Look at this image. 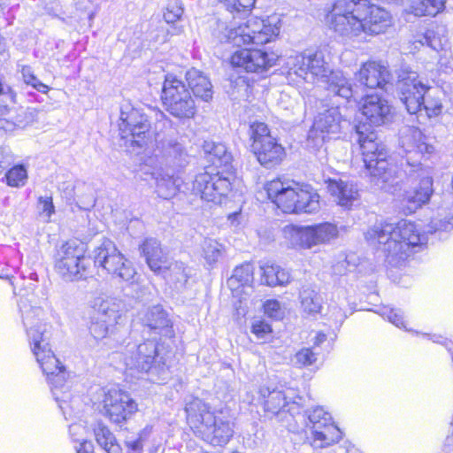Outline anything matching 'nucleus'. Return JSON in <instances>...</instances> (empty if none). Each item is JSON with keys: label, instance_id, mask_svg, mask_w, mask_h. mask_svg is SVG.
<instances>
[{"label": "nucleus", "instance_id": "6ab92c4d", "mask_svg": "<svg viewBox=\"0 0 453 453\" xmlns=\"http://www.w3.org/2000/svg\"><path fill=\"white\" fill-rule=\"evenodd\" d=\"M358 82L367 88H382L388 90L394 81L392 73L387 66L375 61L365 63L356 74Z\"/></svg>", "mask_w": 453, "mask_h": 453}, {"label": "nucleus", "instance_id": "f704fd0d", "mask_svg": "<svg viewBox=\"0 0 453 453\" xmlns=\"http://www.w3.org/2000/svg\"><path fill=\"white\" fill-rule=\"evenodd\" d=\"M137 411V403L125 392L115 393V423L126 421Z\"/></svg>", "mask_w": 453, "mask_h": 453}, {"label": "nucleus", "instance_id": "2f4dec72", "mask_svg": "<svg viewBox=\"0 0 453 453\" xmlns=\"http://www.w3.org/2000/svg\"><path fill=\"white\" fill-rule=\"evenodd\" d=\"M262 282L270 287L284 286L290 281V273L277 265L265 264L260 266Z\"/></svg>", "mask_w": 453, "mask_h": 453}, {"label": "nucleus", "instance_id": "72a5a7b5", "mask_svg": "<svg viewBox=\"0 0 453 453\" xmlns=\"http://www.w3.org/2000/svg\"><path fill=\"white\" fill-rule=\"evenodd\" d=\"M207 160L217 167L227 166L232 161V155L223 143L205 142L203 145Z\"/></svg>", "mask_w": 453, "mask_h": 453}, {"label": "nucleus", "instance_id": "b1692460", "mask_svg": "<svg viewBox=\"0 0 453 453\" xmlns=\"http://www.w3.org/2000/svg\"><path fill=\"white\" fill-rule=\"evenodd\" d=\"M328 192L335 197L337 203L342 207L349 208L359 198L357 184L353 181L340 180H329Z\"/></svg>", "mask_w": 453, "mask_h": 453}, {"label": "nucleus", "instance_id": "423d86ee", "mask_svg": "<svg viewBox=\"0 0 453 453\" xmlns=\"http://www.w3.org/2000/svg\"><path fill=\"white\" fill-rule=\"evenodd\" d=\"M396 86L400 100L410 114H415L422 109L429 118L441 113L443 106L441 91L424 83L416 72L409 68L400 69L397 72Z\"/></svg>", "mask_w": 453, "mask_h": 453}, {"label": "nucleus", "instance_id": "f8f14e48", "mask_svg": "<svg viewBox=\"0 0 453 453\" xmlns=\"http://www.w3.org/2000/svg\"><path fill=\"white\" fill-rule=\"evenodd\" d=\"M279 33V27L267 25L265 20L252 18L237 27L226 28V33L220 40L236 47L250 43L263 45L269 42Z\"/></svg>", "mask_w": 453, "mask_h": 453}, {"label": "nucleus", "instance_id": "c03bdc74", "mask_svg": "<svg viewBox=\"0 0 453 453\" xmlns=\"http://www.w3.org/2000/svg\"><path fill=\"white\" fill-rule=\"evenodd\" d=\"M5 179L8 186L23 187L27 180V171L23 165H15L6 173Z\"/></svg>", "mask_w": 453, "mask_h": 453}, {"label": "nucleus", "instance_id": "4468645a", "mask_svg": "<svg viewBox=\"0 0 453 453\" xmlns=\"http://www.w3.org/2000/svg\"><path fill=\"white\" fill-rule=\"evenodd\" d=\"M249 134L252 141V151L262 165L271 168L281 162L285 155L284 148L271 135L265 123H252Z\"/></svg>", "mask_w": 453, "mask_h": 453}, {"label": "nucleus", "instance_id": "e433bc0d", "mask_svg": "<svg viewBox=\"0 0 453 453\" xmlns=\"http://www.w3.org/2000/svg\"><path fill=\"white\" fill-rule=\"evenodd\" d=\"M300 301L304 312L317 314L322 308V297L319 292L310 286L303 287L300 291Z\"/></svg>", "mask_w": 453, "mask_h": 453}, {"label": "nucleus", "instance_id": "7ed1b4c3", "mask_svg": "<svg viewBox=\"0 0 453 453\" xmlns=\"http://www.w3.org/2000/svg\"><path fill=\"white\" fill-rule=\"evenodd\" d=\"M328 19L335 33L349 38L383 34L392 26L389 12L369 0H336Z\"/></svg>", "mask_w": 453, "mask_h": 453}, {"label": "nucleus", "instance_id": "de8ad7c7", "mask_svg": "<svg viewBox=\"0 0 453 453\" xmlns=\"http://www.w3.org/2000/svg\"><path fill=\"white\" fill-rule=\"evenodd\" d=\"M183 12L182 3L180 0H169L164 12V19L167 23H174L181 18Z\"/></svg>", "mask_w": 453, "mask_h": 453}, {"label": "nucleus", "instance_id": "dca6fc26", "mask_svg": "<svg viewBox=\"0 0 453 453\" xmlns=\"http://www.w3.org/2000/svg\"><path fill=\"white\" fill-rule=\"evenodd\" d=\"M312 434L311 445L325 448L342 438L341 430L332 422L331 415L321 407H316L308 415Z\"/></svg>", "mask_w": 453, "mask_h": 453}, {"label": "nucleus", "instance_id": "c85d7f7f", "mask_svg": "<svg viewBox=\"0 0 453 453\" xmlns=\"http://www.w3.org/2000/svg\"><path fill=\"white\" fill-rule=\"evenodd\" d=\"M143 324L153 330H158L159 334L171 337L173 335L171 321L167 312L161 305H154L148 308L143 318Z\"/></svg>", "mask_w": 453, "mask_h": 453}, {"label": "nucleus", "instance_id": "338daca9", "mask_svg": "<svg viewBox=\"0 0 453 453\" xmlns=\"http://www.w3.org/2000/svg\"><path fill=\"white\" fill-rule=\"evenodd\" d=\"M133 358H134V360L146 361V356L138 354V348L136 349V354L134 357H133Z\"/></svg>", "mask_w": 453, "mask_h": 453}, {"label": "nucleus", "instance_id": "680f3d73", "mask_svg": "<svg viewBox=\"0 0 453 453\" xmlns=\"http://www.w3.org/2000/svg\"><path fill=\"white\" fill-rule=\"evenodd\" d=\"M85 428L81 424H72L69 426V434L73 441H80L81 442L84 439L80 438L81 435H82Z\"/></svg>", "mask_w": 453, "mask_h": 453}, {"label": "nucleus", "instance_id": "e2e57ef3", "mask_svg": "<svg viewBox=\"0 0 453 453\" xmlns=\"http://www.w3.org/2000/svg\"><path fill=\"white\" fill-rule=\"evenodd\" d=\"M331 312L335 322L339 323L340 325L342 324V322L345 320L347 317L346 314L342 311V309L337 306H332Z\"/></svg>", "mask_w": 453, "mask_h": 453}, {"label": "nucleus", "instance_id": "6e6552de", "mask_svg": "<svg viewBox=\"0 0 453 453\" xmlns=\"http://www.w3.org/2000/svg\"><path fill=\"white\" fill-rule=\"evenodd\" d=\"M269 199L285 213H315L320 209L319 196L310 186L294 180H273L265 187Z\"/></svg>", "mask_w": 453, "mask_h": 453}, {"label": "nucleus", "instance_id": "603ef678", "mask_svg": "<svg viewBox=\"0 0 453 453\" xmlns=\"http://www.w3.org/2000/svg\"><path fill=\"white\" fill-rule=\"evenodd\" d=\"M151 429V426H146L142 431H141L138 438L127 439L125 441L127 449V453H142V442L150 436Z\"/></svg>", "mask_w": 453, "mask_h": 453}, {"label": "nucleus", "instance_id": "a18cd8bd", "mask_svg": "<svg viewBox=\"0 0 453 453\" xmlns=\"http://www.w3.org/2000/svg\"><path fill=\"white\" fill-rule=\"evenodd\" d=\"M318 359V353L313 350V348H303L298 350L291 358L294 366L303 368L312 365Z\"/></svg>", "mask_w": 453, "mask_h": 453}, {"label": "nucleus", "instance_id": "39448f33", "mask_svg": "<svg viewBox=\"0 0 453 453\" xmlns=\"http://www.w3.org/2000/svg\"><path fill=\"white\" fill-rule=\"evenodd\" d=\"M111 243H104L96 250L95 260L85 256L82 243L77 241H68L62 244L55 255V270L65 280H75L86 278L92 263L102 271V273H110L113 268V259L109 251Z\"/></svg>", "mask_w": 453, "mask_h": 453}, {"label": "nucleus", "instance_id": "49530a36", "mask_svg": "<svg viewBox=\"0 0 453 453\" xmlns=\"http://www.w3.org/2000/svg\"><path fill=\"white\" fill-rule=\"evenodd\" d=\"M23 81L36 89L37 91L46 94L50 88L46 84L42 83L34 73L31 66L23 65L20 70Z\"/></svg>", "mask_w": 453, "mask_h": 453}, {"label": "nucleus", "instance_id": "f3484780", "mask_svg": "<svg viewBox=\"0 0 453 453\" xmlns=\"http://www.w3.org/2000/svg\"><path fill=\"white\" fill-rule=\"evenodd\" d=\"M341 129V113L338 107H331L320 112L315 119L308 134V145L320 148L330 134H336Z\"/></svg>", "mask_w": 453, "mask_h": 453}, {"label": "nucleus", "instance_id": "5701e85b", "mask_svg": "<svg viewBox=\"0 0 453 453\" xmlns=\"http://www.w3.org/2000/svg\"><path fill=\"white\" fill-rule=\"evenodd\" d=\"M400 143L406 152L429 154L434 147L426 142V137L422 131L412 126L404 127L400 132Z\"/></svg>", "mask_w": 453, "mask_h": 453}, {"label": "nucleus", "instance_id": "4c0bfd02", "mask_svg": "<svg viewBox=\"0 0 453 453\" xmlns=\"http://www.w3.org/2000/svg\"><path fill=\"white\" fill-rule=\"evenodd\" d=\"M162 153L176 166L181 167L187 162L184 147L173 139H166L162 142Z\"/></svg>", "mask_w": 453, "mask_h": 453}, {"label": "nucleus", "instance_id": "473e14b6", "mask_svg": "<svg viewBox=\"0 0 453 453\" xmlns=\"http://www.w3.org/2000/svg\"><path fill=\"white\" fill-rule=\"evenodd\" d=\"M186 270L183 263L175 262L169 266L163 265L161 272L155 273L162 275L168 282L173 284L176 289H180L185 286L188 279Z\"/></svg>", "mask_w": 453, "mask_h": 453}, {"label": "nucleus", "instance_id": "a878e982", "mask_svg": "<svg viewBox=\"0 0 453 453\" xmlns=\"http://www.w3.org/2000/svg\"><path fill=\"white\" fill-rule=\"evenodd\" d=\"M442 27H432L414 35L413 45L416 49L427 46L435 51L443 50L448 45V38Z\"/></svg>", "mask_w": 453, "mask_h": 453}, {"label": "nucleus", "instance_id": "1a4fd4ad", "mask_svg": "<svg viewBox=\"0 0 453 453\" xmlns=\"http://www.w3.org/2000/svg\"><path fill=\"white\" fill-rule=\"evenodd\" d=\"M119 145L129 153L139 154L152 148L153 134L148 117L129 102L119 107Z\"/></svg>", "mask_w": 453, "mask_h": 453}, {"label": "nucleus", "instance_id": "37998d69", "mask_svg": "<svg viewBox=\"0 0 453 453\" xmlns=\"http://www.w3.org/2000/svg\"><path fill=\"white\" fill-rule=\"evenodd\" d=\"M256 0H224L226 9L234 16L247 15L254 7Z\"/></svg>", "mask_w": 453, "mask_h": 453}, {"label": "nucleus", "instance_id": "0eeeda50", "mask_svg": "<svg viewBox=\"0 0 453 453\" xmlns=\"http://www.w3.org/2000/svg\"><path fill=\"white\" fill-rule=\"evenodd\" d=\"M187 420L194 434L213 446H224L232 438L234 430L229 420L217 416L211 406L197 397L187 402Z\"/></svg>", "mask_w": 453, "mask_h": 453}, {"label": "nucleus", "instance_id": "09e8293b", "mask_svg": "<svg viewBox=\"0 0 453 453\" xmlns=\"http://www.w3.org/2000/svg\"><path fill=\"white\" fill-rule=\"evenodd\" d=\"M111 321V319H98L92 316L89 331L95 339H104L107 335Z\"/></svg>", "mask_w": 453, "mask_h": 453}, {"label": "nucleus", "instance_id": "cd10ccee", "mask_svg": "<svg viewBox=\"0 0 453 453\" xmlns=\"http://www.w3.org/2000/svg\"><path fill=\"white\" fill-rule=\"evenodd\" d=\"M186 80L188 84V89L194 96L204 102H209L212 98V85L209 78L200 70L191 68L186 73Z\"/></svg>", "mask_w": 453, "mask_h": 453}, {"label": "nucleus", "instance_id": "bb28decb", "mask_svg": "<svg viewBox=\"0 0 453 453\" xmlns=\"http://www.w3.org/2000/svg\"><path fill=\"white\" fill-rule=\"evenodd\" d=\"M260 395L265 399L264 410L265 412L273 416L278 415L280 412H291L294 409L296 403H289L281 390L270 389L269 388H261Z\"/></svg>", "mask_w": 453, "mask_h": 453}, {"label": "nucleus", "instance_id": "a211bd4d", "mask_svg": "<svg viewBox=\"0 0 453 453\" xmlns=\"http://www.w3.org/2000/svg\"><path fill=\"white\" fill-rule=\"evenodd\" d=\"M278 56L268 54L257 49H242L236 50L231 57L234 67L241 68L247 73H262L275 65Z\"/></svg>", "mask_w": 453, "mask_h": 453}, {"label": "nucleus", "instance_id": "774afa93", "mask_svg": "<svg viewBox=\"0 0 453 453\" xmlns=\"http://www.w3.org/2000/svg\"><path fill=\"white\" fill-rule=\"evenodd\" d=\"M157 451V448H153V449H150V453H156Z\"/></svg>", "mask_w": 453, "mask_h": 453}, {"label": "nucleus", "instance_id": "3c124183", "mask_svg": "<svg viewBox=\"0 0 453 453\" xmlns=\"http://www.w3.org/2000/svg\"><path fill=\"white\" fill-rule=\"evenodd\" d=\"M234 279L242 285H246L253 280V266L250 263H244L236 266L231 280Z\"/></svg>", "mask_w": 453, "mask_h": 453}, {"label": "nucleus", "instance_id": "69168bd1", "mask_svg": "<svg viewBox=\"0 0 453 453\" xmlns=\"http://www.w3.org/2000/svg\"><path fill=\"white\" fill-rule=\"evenodd\" d=\"M326 340V335L325 334L318 333L314 339V342H313V347L319 346Z\"/></svg>", "mask_w": 453, "mask_h": 453}, {"label": "nucleus", "instance_id": "a19ab883", "mask_svg": "<svg viewBox=\"0 0 453 453\" xmlns=\"http://www.w3.org/2000/svg\"><path fill=\"white\" fill-rule=\"evenodd\" d=\"M116 275L125 281H129L134 277L135 271L132 262L126 259L115 248V276Z\"/></svg>", "mask_w": 453, "mask_h": 453}, {"label": "nucleus", "instance_id": "9b49d317", "mask_svg": "<svg viewBox=\"0 0 453 453\" xmlns=\"http://www.w3.org/2000/svg\"><path fill=\"white\" fill-rule=\"evenodd\" d=\"M284 233L293 248L309 250L336 239L339 230L336 225L323 222L311 226H287Z\"/></svg>", "mask_w": 453, "mask_h": 453}, {"label": "nucleus", "instance_id": "aec40b11", "mask_svg": "<svg viewBox=\"0 0 453 453\" xmlns=\"http://www.w3.org/2000/svg\"><path fill=\"white\" fill-rule=\"evenodd\" d=\"M361 112L370 126L380 127L391 119V106L386 99L377 94L365 96Z\"/></svg>", "mask_w": 453, "mask_h": 453}, {"label": "nucleus", "instance_id": "8fccbe9b", "mask_svg": "<svg viewBox=\"0 0 453 453\" xmlns=\"http://www.w3.org/2000/svg\"><path fill=\"white\" fill-rule=\"evenodd\" d=\"M453 229V216L450 217H436L431 219L427 226V233L434 234L436 232H449Z\"/></svg>", "mask_w": 453, "mask_h": 453}, {"label": "nucleus", "instance_id": "9d476101", "mask_svg": "<svg viewBox=\"0 0 453 453\" xmlns=\"http://www.w3.org/2000/svg\"><path fill=\"white\" fill-rule=\"evenodd\" d=\"M161 99L165 110L178 119H191L196 106L185 83L172 74L165 75Z\"/></svg>", "mask_w": 453, "mask_h": 453}, {"label": "nucleus", "instance_id": "7c9ffc66", "mask_svg": "<svg viewBox=\"0 0 453 453\" xmlns=\"http://www.w3.org/2000/svg\"><path fill=\"white\" fill-rule=\"evenodd\" d=\"M156 192L164 199H171L180 191L182 180L180 177L164 172L154 173Z\"/></svg>", "mask_w": 453, "mask_h": 453}, {"label": "nucleus", "instance_id": "c756f323", "mask_svg": "<svg viewBox=\"0 0 453 453\" xmlns=\"http://www.w3.org/2000/svg\"><path fill=\"white\" fill-rule=\"evenodd\" d=\"M327 84L326 89L329 95L349 100L353 96L352 86L349 80L341 71H333L321 81Z\"/></svg>", "mask_w": 453, "mask_h": 453}, {"label": "nucleus", "instance_id": "412c9836", "mask_svg": "<svg viewBox=\"0 0 453 453\" xmlns=\"http://www.w3.org/2000/svg\"><path fill=\"white\" fill-rule=\"evenodd\" d=\"M138 354L146 356V361L134 360L133 356L125 358V364L130 369H136L142 372H149L151 369L162 370L165 365V359L160 357L157 350V343L155 341L148 340L137 346Z\"/></svg>", "mask_w": 453, "mask_h": 453}, {"label": "nucleus", "instance_id": "864d4df0", "mask_svg": "<svg viewBox=\"0 0 453 453\" xmlns=\"http://www.w3.org/2000/svg\"><path fill=\"white\" fill-rule=\"evenodd\" d=\"M380 314L397 327H405L403 312L389 307H383Z\"/></svg>", "mask_w": 453, "mask_h": 453}, {"label": "nucleus", "instance_id": "4d7b16f0", "mask_svg": "<svg viewBox=\"0 0 453 453\" xmlns=\"http://www.w3.org/2000/svg\"><path fill=\"white\" fill-rule=\"evenodd\" d=\"M427 4L426 0H412L411 4V12L415 16L422 17L428 15Z\"/></svg>", "mask_w": 453, "mask_h": 453}, {"label": "nucleus", "instance_id": "bf43d9fd", "mask_svg": "<svg viewBox=\"0 0 453 453\" xmlns=\"http://www.w3.org/2000/svg\"><path fill=\"white\" fill-rule=\"evenodd\" d=\"M13 161L12 155L9 149L0 148V173L9 167Z\"/></svg>", "mask_w": 453, "mask_h": 453}, {"label": "nucleus", "instance_id": "4be33fe9", "mask_svg": "<svg viewBox=\"0 0 453 453\" xmlns=\"http://www.w3.org/2000/svg\"><path fill=\"white\" fill-rule=\"evenodd\" d=\"M37 117L38 110L35 108L13 111L5 105H0V129L10 132L15 128H24L36 121Z\"/></svg>", "mask_w": 453, "mask_h": 453}, {"label": "nucleus", "instance_id": "f03ea898", "mask_svg": "<svg viewBox=\"0 0 453 453\" xmlns=\"http://www.w3.org/2000/svg\"><path fill=\"white\" fill-rule=\"evenodd\" d=\"M39 309H31L22 314L23 324L26 327L27 340L34 356L36 358L42 372L46 375L50 386V391L63 415L67 418L71 415L68 411L72 408L68 404L71 401L70 385L66 380V372L60 365L58 359L50 347L51 326L35 319L39 315Z\"/></svg>", "mask_w": 453, "mask_h": 453}, {"label": "nucleus", "instance_id": "5fc2aeb1", "mask_svg": "<svg viewBox=\"0 0 453 453\" xmlns=\"http://www.w3.org/2000/svg\"><path fill=\"white\" fill-rule=\"evenodd\" d=\"M265 313L274 319H280L284 311L277 300H267L264 304Z\"/></svg>", "mask_w": 453, "mask_h": 453}, {"label": "nucleus", "instance_id": "79ce46f5", "mask_svg": "<svg viewBox=\"0 0 453 453\" xmlns=\"http://www.w3.org/2000/svg\"><path fill=\"white\" fill-rule=\"evenodd\" d=\"M96 409L104 416L111 419L112 412L111 407L113 406V396L111 390L100 388L97 392L96 401L94 403Z\"/></svg>", "mask_w": 453, "mask_h": 453}, {"label": "nucleus", "instance_id": "ddd939ff", "mask_svg": "<svg viewBox=\"0 0 453 453\" xmlns=\"http://www.w3.org/2000/svg\"><path fill=\"white\" fill-rule=\"evenodd\" d=\"M288 75H296L306 82L325 80L331 73L330 64L322 50H308L288 58Z\"/></svg>", "mask_w": 453, "mask_h": 453}, {"label": "nucleus", "instance_id": "ea45409f", "mask_svg": "<svg viewBox=\"0 0 453 453\" xmlns=\"http://www.w3.org/2000/svg\"><path fill=\"white\" fill-rule=\"evenodd\" d=\"M95 438L97 444L107 453H111L113 446V434L109 426L102 421H97L94 428Z\"/></svg>", "mask_w": 453, "mask_h": 453}, {"label": "nucleus", "instance_id": "c9c22d12", "mask_svg": "<svg viewBox=\"0 0 453 453\" xmlns=\"http://www.w3.org/2000/svg\"><path fill=\"white\" fill-rule=\"evenodd\" d=\"M202 257L209 266L216 265L226 253L224 244L212 238H205L201 243Z\"/></svg>", "mask_w": 453, "mask_h": 453}, {"label": "nucleus", "instance_id": "20e7f679", "mask_svg": "<svg viewBox=\"0 0 453 453\" xmlns=\"http://www.w3.org/2000/svg\"><path fill=\"white\" fill-rule=\"evenodd\" d=\"M365 237L369 245L382 250L393 266L400 265L424 243L416 225L405 219L378 222L366 231Z\"/></svg>", "mask_w": 453, "mask_h": 453}, {"label": "nucleus", "instance_id": "393cba45", "mask_svg": "<svg viewBox=\"0 0 453 453\" xmlns=\"http://www.w3.org/2000/svg\"><path fill=\"white\" fill-rule=\"evenodd\" d=\"M139 250L150 269L154 273H160L162 265L166 264L160 242L156 238L148 237L139 245Z\"/></svg>", "mask_w": 453, "mask_h": 453}, {"label": "nucleus", "instance_id": "f257e3e1", "mask_svg": "<svg viewBox=\"0 0 453 453\" xmlns=\"http://www.w3.org/2000/svg\"><path fill=\"white\" fill-rule=\"evenodd\" d=\"M363 160L370 174L371 183L377 188L393 194L404 214L414 213L427 203L434 193L433 179L420 165H409L401 177L398 167L388 162L386 146L371 131H358Z\"/></svg>", "mask_w": 453, "mask_h": 453}, {"label": "nucleus", "instance_id": "0e129e2a", "mask_svg": "<svg viewBox=\"0 0 453 453\" xmlns=\"http://www.w3.org/2000/svg\"><path fill=\"white\" fill-rule=\"evenodd\" d=\"M93 444L91 441H88L83 440L80 442L79 447L76 448L77 453H94L93 452Z\"/></svg>", "mask_w": 453, "mask_h": 453}, {"label": "nucleus", "instance_id": "6e6d98bb", "mask_svg": "<svg viewBox=\"0 0 453 453\" xmlns=\"http://www.w3.org/2000/svg\"><path fill=\"white\" fill-rule=\"evenodd\" d=\"M38 204L41 214L50 219L55 211L52 198L50 196H41Z\"/></svg>", "mask_w": 453, "mask_h": 453}, {"label": "nucleus", "instance_id": "13d9d810", "mask_svg": "<svg viewBox=\"0 0 453 453\" xmlns=\"http://www.w3.org/2000/svg\"><path fill=\"white\" fill-rule=\"evenodd\" d=\"M271 331L270 325L264 321H257L252 325V333L256 334L257 338H265Z\"/></svg>", "mask_w": 453, "mask_h": 453}, {"label": "nucleus", "instance_id": "58836bf2", "mask_svg": "<svg viewBox=\"0 0 453 453\" xmlns=\"http://www.w3.org/2000/svg\"><path fill=\"white\" fill-rule=\"evenodd\" d=\"M93 316L98 319H111L113 314V298L104 293L96 296L92 302Z\"/></svg>", "mask_w": 453, "mask_h": 453}, {"label": "nucleus", "instance_id": "052dcab7", "mask_svg": "<svg viewBox=\"0 0 453 453\" xmlns=\"http://www.w3.org/2000/svg\"><path fill=\"white\" fill-rule=\"evenodd\" d=\"M445 0H426L427 4L428 15L435 16L445 7Z\"/></svg>", "mask_w": 453, "mask_h": 453}, {"label": "nucleus", "instance_id": "2eb2a0df", "mask_svg": "<svg viewBox=\"0 0 453 453\" xmlns=\"http://www.w3.org/2000/svg\"><path fill=\"white\" fill-rule=\"evenodd\" d=\"M230 190L231 182L228 178L207 171L196 174L192 183V192L196 196L215 204L220 203Z\"/></svg>", "mask_w": 453, "mask_h": 453}]
</instances>
